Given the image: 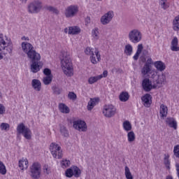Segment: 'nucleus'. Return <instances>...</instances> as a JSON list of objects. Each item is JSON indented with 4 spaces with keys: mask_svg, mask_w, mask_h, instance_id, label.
<instances>
[{
    "mask_svg": "<svg viewBox=\"0 0 179 179\" xmlns=\"http://www.w3.org/2000/svg\"><path fill=\"white\" fill-rule=\"evenodd\" d=\"M85 53L86 54V55H94V48L87 47V48H86V49L85 50Z\"/></svg>",
    "mask_w": 179,
    "mask_h": 179,
    "instance_id": "obj_42",
    "label": "nucleus"
},
{
    "mask_svg": "<svg viewBox=\"0 0 179 179\" xmlns=\"http://www.w3.org/2000/svg\"><path fill=\"white\" fill-rule=\"evenodd\" d=\"M115 113H117V108L114 106L109 104L103 106V114L106 118L114 117Z\"/></svg>",
    "mask_w": 179,
    "mask_h": 179,
    "instance_id": "obj_8",
    "label": "nucleus"
},
{
    "mask_svg": "<svg viewBox=\"0 0 179 179\" xmlns=\"http://www.w3.org/2000/svg\"><path fill=\"white\" fill-rule=\"evenodd\" d=\"M52 90L53 91L54 94H61V92H62V89L57 86L52 87Z\"/></svg>",
    "mask_w": 179,
    "mask_h": 179,
    "instance_id": "obj_44",
    "label": "nucleus"
},
{
    "mask_svg": "<svg viewBox=\"0 0 179 179\" xmlns=\"http://www.w3.org/2000/svg\"><path fill=\"white\" fill-rule=\"evenodd\" d=\"M61 164H62V167H63V169L69 167V166H71V161L67 160V159L62 160Z\"/></svg>",
    "mask_w": 179,
    "mask_h": 179,
    "instance_id": "obj_45",
    "label": "nucleus"
},
{
    "mask_svg": "<svg viewBox=\"0 0 179 179\" xmlns=\"http://www.w3.org/2000/svg\"><path fill=\"white\" fill-rule=\"evenodd\" d=\"M44 8L45 9V10H48L49 12H52V13H55V15H58V13H59L58 9L51 6H45Z\"/></svg>",
    "mask_w": 179,
    "mask_h": 179,
    "instance_id": "obj_36",
    "label": "nucleus"
},
{
    "mask_svg": "<svg viewBox=\"0 0 179 179\" xmlns=\"http://www.w3.org/2000/svg\"><path fill=\"white\" fill-rule=\"evenodd\" d=\"M21 47L23 52L27 55V58L29 59L34 58V57L40 55V53L37 52V51L34 50V46H33V45L29 42H22Z\"/></svg>",
    "mask_w": 179,
    "mask_h": 179,
    "instance_id": "obj_2",
    "label": "nucleus"
},
{
    "mask_svg": "<svg viewBox=\"0 0 179 179\" xmlns=\"http://www.w3.org/2000/svg\"><path fill=\"white\" fill-rule=\"evenodd\" d=\"M43 73L44 75H45L46 76H51V69L46 68L43 70Z\"/></svg>",
    "mask_w": 179,
    "mask_h": 179,
    "instance_id": "obj_53",
    "label": "nucleus"
},
{
    "mask_svg": "<svg viewBox=\"0 0 179 179\" xmlns=\"http://www.w3.org/2000/svg\"><path fill=\"white\" fill-rule=\"evenodd\" d=\"M141 101L145 107H150L152 104V95H150V94H145L141 97Z\"/></svg>",
    "mask_w": 179,
    "mask_h": 179,
    "instance_id": "obj_14",
    "label": "nucleus"
},
{
    "mask_svg": "<svg viewBox=\"0 0 179 179\" xmlns=\"http://www.w3.org/2000/svg\"><path fill=\"white\" fill-rule=\"evenodd\" d=\"M174 156L179 159V145H175L173 148Z\"/></svg>",
    "mask_w": 179,
    "mask_h": 179,
    "instance_id": "obj_47",
    "label": "nucleus"
},
{
    "mask_svg": "<svg viewBox=\"0 0 179 179\" xmlns=\"http://www.w3.org/2000/svg\"><path fill=\"white\" fill-rule=\"evenodd\" d=\"M22 40H27V41H29V37L23 36L22 38Z\"/></svg>",
    "mask_w": 179,
    "mask_h": 179,
    "instance_id": "obj_62",
    "label": "nucleus"
},
{
    "mask_svg": "<svg viewBox=\"0 0 179 179\" xmlns=\"http://www.w3.org/2000/svg\"><path fill=\"white\" fill-rule=\"evenodd\" d=\"M6 113V108L3 104L0 103V115H3Z\"/></svg>",
    "mask_w": 179,
    "mask_h": 179,
    "instance_id": "obj_50",
    "label": "nucleus"
},
{
    "mask_svg": "<svg viewBox=\"0 0 179 179\" xmlns=\"http://www.w3.org/2000/svg\"><path fill=\"white\" fill-rule=\"evenodd\" d=\"M6 41H7V43L1 46L0 51L1 52L2 55H8V54L12 55V52L13 51V45L10 41H8V38H6Z\"/></svg>",
    "mask_w": 179,
    "mask_h": 179,
    "instance_id": "obj_10",
    "label": "nucleus"
},
{
    "mask_svg": "<svg viewBox=\"0 0 179 179\" xmlns=\"http://www.w3.org/2000/svg\"><path fill=\"white\" fill-rule=\"evenodd\" d=\"M132 52H134V48L132 47V45L127 44L124 46V53L125 55H127V57H129L132 55Z\"/></svg>",
    "mask_w": 179,
    "mask_h": 179,
    "instance_id": "obj_22",
    "label": "nucleus"
},
{
    "mask_svg": "<svg viewBox=\"0 0 179 179\" xmlns=\"http://www.w3.org/2000/svg\"><path fill=\"white\" fill-rule=\"evenodd\" d=\"M128 38L130 43L138 44L142 41V33L139 29H134L129 32Z\"/></svg>",
    "mask_w": 179,
    "mask_h": 179,
    "instance_id": "obj_3",
    "label": "nucleus"
},
{
    "mask_svg": "<svg viewBox=\"0 0 179 179\" xmlns=\"http://www.w3.org/2000/svg\"><path fill=\"white\" fill-rule=\"evenodd\" d=\"M79 12V7L78 5H71L67 7L65 11V17L67 18L75 17Z\"/></svg>",
    "mask_w": 179,
    "mask_h": 179,
    "instance_id": "obj_9",
    "label": "nucleus"
},
{
    "mask_svg": "<svg viewBox=\"0 0 179 179\" xmlns=\"http://www.w3.org/2000/svg\"><path fill=\"white\" fill-rule=\"evenodd\" d=\"M122 126L126 132H129V131L132 130V124L128 120L124 121L122 124Z\"/></svg>",
    "mask_w": 179,
    "mask_h": 179,
    "instance_id": "obj_28",
    "label": "nucleus"
},
{
    "mask_svg": "<svg viewBox=\"0 0 179 179\" xmlns=\"http://www.w3.org/2000/svg\"><path fill=\"white\" fill-rule=\"evenodd\" d=\"M29 173L31 178L40 179L41 177V164L38 162H34L29 168Z\"/></svg>",
    "mask_w": 179,
    "mask_h": 179,
    "instance_id": "obj_4",
    "label": "nucleus"
},
{
    "mask_svg": "<svg viewBox=\"0 0 179 179\" xmlns=\"http://www.w3.org/2000/svg\"><path fill=\"white\" fill-rule=\"evenodd\" d=\"M142 88L144 92H150L152 89H156L157 85L156 84L152 85V81L149 78H144L141 84Z\"/></svg>",
    "mask_w": 179,
    "mask_h": 179,
    "instance_id": "obj_12",
    "label": "nucleus"
},
{
    "mask_svg": "<svg viewBox=\"0 0 179 179\" xmlns=\"http://www.w3.org/2000/svg\"><path fill=\"white\" fill-rule=\"evenodd\" d=\"M166 179H173V176H166Z\"/></svg>",
    "mask_w": 179,
    "mask_h": 179,
    "instance_id": "obj_64",
    "label": "nucleus"
},
{
    "mask_svg": "<svg viewBox=\"0 0 179 179\" xmlns=\"http://www.w3.org/2000/svg\"><path fill=\"white\" fill-rule=\"evenodd\" d=\"M43 8V3L40 0L31 1L27 7L29 13H38Z\"/></svg>",
    "mask_w": 179,
    "mask_h": 179,
    "instance_id": "obj_5",
    "label": "nucleus"
},
{
    "mask_svg": "<svg viewBox=\"0 0 179 179\" xmlns=\"http://www.w3.org/2000/svg\"><path fill=\"white\" fill-rule=\"evenodd\" d=\"M107 75H108V71H104L103 72V76H102V77L103 76V78H107Z\"/></svg>",
    "mask_w": 179,
    "mask_h": 179,
    "instance_id": "obj_59",
    "label": "nucleus"
},
{
    "mask_svg": "<svg viewBox=\"0 0 179 179\" xmlns=\"http://www.w3.org/2000/svg\"><path fill=\"white\" fill-rule=\"evenodd\" d=\"M44 85H48L52 82V76H45L43 79Z\"/></svg>",
    "mask_w": 179,
    "mask_h": 179,
    "instance_id": "obj_41",
    "label": "nucleus"
},
{
    "mask_svg": "<svg viewBox=\"0 0 179 179\" xmlns=\"http://www.w3.org/2000/svg\"><path fill=\"white\" fill-rule=\"evenodd\" d=\"M31 85H32V87H34V89L36 90V92H40V90H41V82H40L39 80H37V79L32 80Z\"/></svg>",
    "mask_w": 179,
    "mask_h": 179,
    "instance_id": "obj_20",
    "label": "nucleus"
},
{
    "mask_svg": "<svg viewBox=\"0 0 179 179\" xmlns=\"http://www.w3.org/2000/svg\"><path fill=\"white\" fill-rule=\"evenodd\" d=\"M173 29L175 31H178L179 30V15L173 21Z\"/></svg>",
    "mask_w": 179,
    "mask_h": 179,
    "instance_id": "obj_29",
    "label": "nucleus"
},
{
    "mask_svg": "<svg viewBox=\"0 0 179 179\" xmlns=\"http://www.w3.org/2000/svg\"><path fill=\"white\" fill-rule=\"evenodd\" d=\"M151 66L148 64H145L144 66L143 67L141 70V73L143 75V76H146L148 73H149L151 71L150 69Z\"/></svg>",
    "mask_w": 179,
    "mask_h": 179,
    "instance_id": "obj_31",
    "label": "nucleus"
},
{
    "mask_svg": "<svg viewBox=\"0 0 179 179\" xmlns=\"http://www.w3.org/2000/svg\"><path fill=\"white\" fill-rule=\"evenodd\" d=\"M50 150L55 159H62V150L61 146L58 145L56 143H52L50 145Z\"/></svg>",
    "mask_w": 179,
    "mask_h": 179,
    "instance_id": "obj_6",
    "label": "nucleus"
},
{
    "mask_svg": "<svg viewBox=\"0 0 179 179\" xmlns=\"http://www.w3.org/2000/svg\"><path fill=\"white\" fill-rule=\"evenodd\" d=\"M157 83V87H162L163 85H166V74L162 73L161 75L158 76V78L156 80Z\"/></svg>",
    "mask_w": 179,
    "mask_h": 179,
    "instance_id": "obj_15",
    "label": "nucleus"
},
{
    "mask_svg": "<svg viewBox=\"0 0 179 179\" xmlns=\"http://www.w3.org/2000/svg\"><path fill=\"white\" fill-rule=\"evenodd\" d=\"M159 5L161 6V8L164 10L169 8V6L166 4V2L163 0L159 1Z\"/></svg>",
    "mask_w": 179,
    "mask_h": 179,
    "instance_id": "obj_51",
    "label": "nucleus"
},
{
    "mask_svg": "<svg viewBox=\"0 0 179 179\" xmlns=\"http://www.w3.org/2000/svg\"><path fill=\"white\" fill-rule=\"evenodd\" d=\"M27 129V127L24 125L23 123H20L17 127V133L18 135L22 134Z\"/></svg>",
    "mask_w": 179,
    "mask_h": 179,
    "instance_id": "obj_24",
    "label": "nucleus"
},
{
    "mask_svg": "<svg viewBox=\"0 0 179 179\" xmlns=\"http://www.w3.org/2000/svg\"><path fill=\"white\" fill-rule=\"evenodd\" d=\"M113 17H114V11L110 10L108 13H105L101 17V23H102V24L103 25L108 24V23H110V22L113 20Z\"/></svg>",
    "mask_w": 179,
    "mask_h": 179,
    "instance_id": "obj_13",
    "label": "nucleus"
},
{
    "mask_svg": "<svg viewBox=\"0 0 179 179\" xmlns=\"http://www.w3.org/2000/svg\"><path fill=\"white\" fill-rule=\"evenodd\" d=\"M0 128L1 131H9L10 125H9V124L8 123H1L0 125Z\"/></svg>",
    "mask_w": 179,
    "mask_h": 179,
    "instance_id": "obj_43",
    "label": "nucleus"
},
{
    "mask_svg": "<svg viewBox=\"0 0 179 179\" xmlns=\"http://www.w3.org/2000/svg\"><path fill=\"white\" fill-rule=\"evenodd\" d=\"M73 127L75 129L81 132H86V131H87V124H86V122L83 120H78L73 121Z\"/></svg>",
    "mask_w": 179,
    "mask_h": 179,
    "instance_id": "obj_11",
    "label": "nucleus"
},
{
    "mask_svg": "<svg viewBox=\"0 0 179 179\" xmlns=\"http://www.w3.org/2000/svg\"><path fill=\"white\" fill-rule=\"evenodd\" d=\"M60 132L62 135L65 138H68V136H69V133L68 132V129H66V127H65V126H61Z\"/></svg>",
    "mask_w": 179,
    "mask_h": 179,
    "instance_id": "obj_37",
    "label": "nucleus"
},
{
    "mask_svg": "<svg viewBox=\"0 0 179 179\" xmlns=\"http://www.w3.org/2000/svg\"><path fill=\"white\" fill-rule=\"evenodd\" d=\"M94 54H95L98 62H100V59H101V56L100 55V52H99V50H97L95 48L94 50Z\"/></svg>",
    "mask_w": 179,
    "mask_h": 179,
    "instance_id": "obj_52",
    "label": "nucleus"
},
{
    "mask_svg": "<svg viewBox=\"0 0 179 179\" xmlns=\"http://www.w3.org/2000/svg\"><path fill=\"white\" fill-rule=\"evenodd\" d=\"M65 176L67 178H72V177H73V170L72 169V167L66 170Z\"/></svg>",
    "mask_w": 179,
    "mask_h": 179,
    "instance_id": "obj_39",
    "label": "nucleus"
},
{
    "mask_svg": "<svg viewBox=\"0 0 179 179\" xmlns=\"http://www.w3.org/2000/svg\"><path fill=\"white\" fill-rule=\"evenodd\" d=\"M145 64H148V65H151L152 64V58L148 59L147 62Z\"/></svg>",
    "mask_w": 179,
    "mask_h": 179,
    "instance_id": "obj_60",
    "label": "nucleus"
},
{
    "mask_svg": "<svg viewBox=\"0 0 179 179\" xmlns=\"http://www.w3.org/2000/svg\"><path fill=\"white\" fill-rule=\"evenodd\" d=\"M0 174H2V176L6 174V166L1 161H0Z\"/></svg>",
    "mask_w": 179,
    "mask_h": 179,
    "instance_id": "obj_40",
    "label": "nucleus"
},
{
    "mask_svg": "<svg viewBox=\"0 0 179 179\" xmlns=\"http://www.w3.org/2000/svg\"><path fill=\"white\" fill-rule=\"evenodd\" d=\"M103 78V75H99L97 76L90 77L88 80V83L90 85H93V83H96L98 80H100Z\"/></svg>",
    "mask_w": 179,
    "mask_h": 179,
    "instance_id": "obj_32",
    "label": "nucleus"
},
{
    "mask_svg": "<svg viewBox=\"0 0 179 179\" xmlns=\"http://www.w3.org/2000/svg\"><path fill=\"white\" fill-rule=\"evenodd\" d=\"M19 167L21 169V170H23L24 169L26 170L29 167V161L27 160V158H22L19 160Z\"/></svg>",
    "mask_w": 179,
    "mask_h": 179,
    "instance_id": "obj_18",
    "label": "nucleus"
},
{
    "mask_svg": "<svg viewBox=\"0 0 179 179\" xmlns=\"http://www.w3.org/2000/svg\"><path fill=\"white\" fill-rule=\"evenodd\" d=\"M142 50H143V44L138 45L136 52L141 54L142 53Z\"/></svg>",
    "mask_w": 179,
    "mask_h": 179,
    "instance_id": "obj_55",
    "label": "nucleus"
},
{
    "mask_svg": "<svg viewBox=\"0 0 179 179\" xmlns=\"http://www.w3.org/2000/svg\"><path fill=\"white\" fill-rule=\"evenodd\" d=\"M119 99L120 100V101H128V100H129V94L127 92H122L120 96H119Z\"/></svg>",
    "mask_w": 179,
    "mask_h": 179,
    "instance_id": "obj_23",
    "label": "nucleus"
},
{
    "mask_svg": "<svg viewBox=\"0 0 179 179\" xmlns=\"http://www.w3.org/2000/svg\"><path fill=\"white\" fill-rule=\"evenodd\" d=\"M140 55H141V53H139V52H136L134 56L133 57V59H134V61H138V59H139Z\"/></svg>",
    "mask_w": 179,
    "mask_h": 179,
    "instance_id": "obj_56",
    "label": "nucleus"
},
{
    "mask_svg": "<svg viewBox=\"0 0 179 179\" xmlns=\"http://www.w3.org/2000/svg\"><path fill=\"white\" fill-rule=\"evenodd\" d=\"M127 139H128V142H130V143L135 142L136 136H135V133L133 131H129L127 134Z\"/></svg>",
    "mask_w": 179,
    "mask_h": 179,
    "instance_id": "obj_35",
    "label": "nucleus"
},
{
    "mask_svg": "<svg viewBox=\"0 0 179 179\" xmlns=\"http://www.w3.org/2000/svg\"><path fill=\"white\" fill-rule=\"evenodd\" d=\"M80 28L78 27H70L69 28V34H79Z\"/></svg>",
    "mask_w": 179,
    "mask_h": 179,
    "instance_id": "obj_30",
    "label": "nucleus"
},
{
    "mask_svg": "<svg viewBox=\"0 0 179 179\" xmlns=\"http://www.w3.org/2000/svg\"><path fill=\"white\" fill-rule=\"evenodd\" d=\"M43 173H45V174H50V170H48V168H45L43 169Z\"/></svg>",
    "mask_w": 179,
    "mask_h": 179,
    "instance_id": "obj_58",
    "label": "nucleus"
},
{
    "mask_svg": "<svg viewBox=\"0 0 179 179\" xmlns=\"http://www.w3.org/2000/svg\"><path fill=\"white\" fill-rule=\"evenodd\" d=\"M167 111H169L167 106H166L164 104H162L159 110L161 117H167Z\"/></svg>",
    "mask_w": 179,
    "mask_h": 179,
    "instance_id": "obj_26",
    "label": "nucleus"
},
{
    "mask_svg": "<svg viewBox=\"0 0 179 179\" xmlns=\"http://www.w3.org/2000/svg\"><path fill=\"white\" fill-rule=\"evenodd\" d=\"M62 57L61 64L64 73L66 76H72L73 75V68L72 67L71 55H69L68 52L64 50L62 52Z\"/></svg>",
    "mask_w": 179,
    "mask_h": 179,
    "instance_id": "obj_1",
    "label": "nucleus"
},
{
    "mask_svg": "<svg viewBox=\"0 0 179 179\" xmlns=\"http://www.w3.org/2000/svg\"><path fill=\"white\" fill-rule=\"evenodd\" d=\"M169 157H170L169 155H165V157H164V165L166 166V168L168 170H170V169H171V167H170L171 162H170V159H169Z\"/></svg>",
    "mask_w": 179,
    "mask_h": 179,
    "instance_id": "obj_38",
    "label": "nucleus"
},
{
    "mask_svg": "<svg viewBox=\"0 0 179 179\" xmlns=\"http://www.w3.org/2000/svg\"><path fill=\"white\" fill-rule=\"evenodd\" d=\"M90 59H91L92 64H94V65H96V64H97L98 61L96 60V57L94 56V54L91 55Z\"/></svg>",
    "mask_w": 179,
    "mask_h": 179,
    "instance_id": "obj_54",
    "label": "nucleus"
},
{
    "mask_svg": "<svg viewBox=\"0 0 179 179\" xmlns=\"http://www.w3.org/2000/svg\"><path fill=\"white\" fill-rule=\"evenodd\" d=\"M96 103H99V99H96V98L90 99L87 106L88 111H92V110L94 108V106H96Z\"/></svg>",
    "mask_w": 179,
    "mask_h": 179,
    "instance_id": "obj_19",
    "label": "nucleus"
},
{
    "mask_svg": "<svg viewBox=\"0 0 179 179\" xmlns=\"http://www.w3.org/2000/svg\"><path fill=\"white\" fill-rule=\"evenodd\" d=\"M71 169H73V176L76 178H79L80 177V174H82V171H80V169L76 166H71Z\"/></svg>",
    "mask_w": 179,
    "mask_h": 179,
    "instance_id": "obj_25",
    "label": "nucleus"
},
{
    "mask_svg": "<svg viewBox=\"0 0 179 179\" xmlns=\"http://www.w3.org/2000/svg\"><path fill=\"white\" fill-rule=\"evenodd\" d=\"M171 50L174 52L179 51L178 38L176 36H175L171 42Z\"/></svg>",
    "mask_w": 179,
    "mask_h": 179,
    "instance_id": "obj_16",
    "label": "nucleus"
},
{
    "mask_svg": "<svg viewBox=\"0 0 179 179\" xmlns=\"http://www.w3.org/2000/svg\"><path fill=\"white\" fill-rule=\"evenodd\" d=\"M141 62H146V58H145V57H141Z\"/></svg>",
    "mask_w": 179,
    "mask_h": 179,
    "instance_id": "obj_61",
    "label": "nucleus"
},
{
    "mask_svg": "<svg viewBox=\"0 0 179 179\" xmlns=\"http://www.w3.org/2000/svg\"><path fill=\"white\" fill-rule=\"evenodd\" d=\"M166 123L170 128H173V129H177V122L173 117H167L166 120Z\"/></svg>",
    "mask_w": 179,
    "mask_h": 179,
    "instance_id": "obj_17",
    "label": "nucleus"
},
{
    "mask_svg": "<svg viewBox=\"0 0 179 179\" xmlns=\"http://www.w3.org/2000/svg\"><path fill=\"white\" fill-rule=\"evenodd\" d=\"M124 176L127 179H134L132 173H131V171L128 166L124 167Z\"/></svg>",
    "mask_w": 179,
    "mask_h": 179,
    "instance_id": "obj_34",
    "label": "nucleus"
},
{
    "mask_svg": "<svg viewBox=\"0 0 179 179\" xmlns=\"http://www.w3.org/2000/svg\"><path fill=\"white\" fill-rule=\"evenodd\" d=\"M31 62L30 66V71L32 73H37L40 71V64H38V61L41 59V56L38 55L37 56H34V57L29 58Z\"/></svg>",
    "mask_w": 179,
    "mask_h": 179,
    "instance_id": "obj_7",
    "label": "nucleus"
},
{
    "mask_svg": "<svg viewBox=\"0 0 179 179\" xmlns=\"http://www.w3.org/2000/svg\"><path fill=\"white\" fill-rule=\"evenodd\" d=\"M86 22H87V23H90V17H87L86 18Z\"/></svg>",
    "mask_w": 179,
    "mask_h": 179,
    "instance_id": "obj_63",
    "label": "nucleus"
},
{
    "mask_svg": "<svg viewBox=\"0 0 179 179\" xmlns=\"http://www.w3.org/2000/svg\"><path fill=\"white\" fill-rule=\"evenodd\" d=\"M92 34L94 38H99V28L92 29Z\"/></svg>",
    "mask_w": 179,
    "mask_h": 179,
    "instance_id": "obj_49",
    "label": "nucleus"
},
{
    "mask_svg": "<svg viewBox=\"0 0 179 179\" xmlns=\"http://www.w3.org/2000/svg\"><path fill=\"white\" fill-rule=\"evenodd\" d=\"M176 167L177 176H178V179H179V165H178V164H176Z\"/></svg>",
    "mask_w": 179,
    "mask_h": 179,
    "instance_id": "obj_57",
    "label": "nucleus"
},
{
    "mask_svg": "<svg viewBox=\"0 0 179 179\" xmlns=\"http://www.w3.org/2000/svg\"><path fill=\"white\" fill-rule=\"evenodd\" d=\"M59 110L61 113H63L64 114H69L71 111L69 107H68V106H66L65 103H59Z\"/></svg>",
    "mask_w": 179,
    "mask_h": 179,
    "instance_id": "obj_21",
    "label": "nucleus"
},
{
    "mask_svg": "<svg viewBox=\"0 0 179 179\" xmlns=\"http://www.w3.org/2000/svg\"><path fill=\"white\" fill-rule=\"evenodd\" d=\"M155 66L157 68V69H158V71H160L161 72L166 69V64H164V63L161 61L156 62L155 63Z\"/></svg>",
    "mask_w": 179,
    "mask_h": 179,
    "instance_id": "obj_27",
    "label": "nucleus"
},
{
    "mask_svg": "<svg viewBox=\"0 0 179 179\" xmlns=\"http://www.w3.org/2000/svg\"><path fill=\"white\" fill-rule=\"evenodd\" d=\"M77 97H78V96H76V94H75V92H69V94H68V98H69L70 100H73V101H74L75 100H76Z\"/></svg>",
    "mask_w": 179,
    "mask_h": 179,
    "instance_id": "obj_46",
    "label": "nucleus"
},
{
    "mask_svg": "<svg viewBox=\"0 0 179 179\" xmlns=\"http://www.w3.org/2000/svg\"><path fill=\"white\" fill-rule=\"evenodd\" d=\"M22 135H23L24 138H25V139H28L30 140L31 139V130H30L29 129V127H27L25 131L22 134Z\"/></svg>",
    "mask_w": 179,
    "mask_h": 179,
    "instance_id": "obj_33",
    "label": "nucleus"
},
{
    "mask_svg": "<svg viewBox=\"0 0 179 179\" xmlns=\"http://www.w3.org/2000/svg\"><path fill=\"white\" fill-rule=\"evenodd\" d=\"M7 44L6 41L3 38V34H0V48H2L3 45Z\"/></svg>",
    "mask_w": 179,
    "mask_h": 179,
    "instance_id": "obj_48",
    "label": "nucleus"
}]
</instances>
